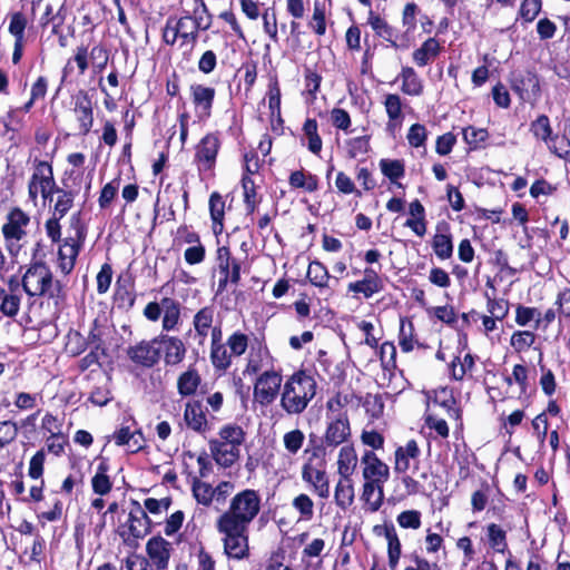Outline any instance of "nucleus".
<instances>
[{
	"mask_svg": "<svg viewBox=\"0 0 570 570\" xmlns=\"http://www.w3.org/2000/svg\"><path fill=\"white\" fill-rule=\"evenodd\" d=\"M317 384L304 371L293 373L283 384L279 405L288 415L302 414L316 395Z\"/></svg>",
	"mask_w": 570,
	"mask_h": 570,
	"instance_id": "obj_1",
	"label": "nucleus"
},
{
	"mask_svg": "<svg viewBox=\"0 0 570 570\" xmlns=\"http://www.w3.org/2000/svg\"><path fill=\"white\" fill-rule=\"evenodd\" d=\"M187 8H183L180 17H169L163 30V40L166 45L174 46L178 40L179 47H189L190 50L197 43L199 37V20L191 12V6L184 3Z\"/></svg>",
	"mask_w": 570,
	"mask_h": 570,
	"instance_id": "obj_2",
	"label": "nucleus"
},
{
	"mask_svg": "<svg viewBox=\"0 0 570 570\" xmlns=\"http://www.w3.org/2000/svg\"><path fill=\"white\" fill-rule=\"evenodd\" d=\"M22 293L29 297L47 296L59 299L62 296V286L59 281H53L52 273L43 263L32 264L20 279Z\"/></svg>",
	"mask_w": 570,
	"mask_h": 570,
	"instance_id": "obj_3",
	"label": "nucleus"
},
{
	"mask_svg": "<svg viewBox=\"0 0 570 570\" xmlns=\"http://www.w3.org/2000/svg\"><path fill=\"white\" fill-rule=\"evenodd\" d=\"M262 498L258 491L245 489L235 494L229 507L217 521L248 527L261 511Z\"/></svg>",
	"mask_w": 570,
	"mask_h": 570,
	"instance_id": "obj_4",
	"label": "nucleus"
},
{
	"mask_svg": "<svg viewBox=\"0 0 570 570\" xmlns=\"http://www.w3.org/2000/svg\"><path fill=\"white\" fill-rule=\"evenodd\" d=\"M30 224V216L19 207L12 208L7 214L1 232L6 248L12 257H17L28 244Z\"/></svg>",
	"mask_w": 570,
	"mask_h": 570,
	"instance_id": "obj_5",
	"label": "nucleus"
},
{
	"mask_svg": "<svg viewBox=\"0 0 570 570\" xmlns=\"http://www.w3.org/2000/svg\"><path fill=\"white\" fill-rule=\"evenodd\" d=\"M85 238L86 228L81 222V213L77 212L70 217L69 235L58 250V266L63 274L67 275L73 269Z\"/></svg>",
	"mask_w": 570,
	"mask_h": 570,
	"instance_id": "obj_6",
	"label": "nucleus"
},
{
	"mask_svg": "<svg viewBox=\"0 0 570 570\" xmlns=\"http://www.w3.org/2000/svg\"><path fill=\"white\" fill-rule=\"evenodd\" d=\"M216 529L222 534L224 552L229 559L248 558V527L216 521Z\"/></svg>",
	"mask_w": 570,
	"mask_h": 570,
	"instance_id": "obj_7",
	"label": "nucleus"
},
{
	"mask_svg": "<svg viewBox=\"0 0 570 570\" xmlns=\"http://www.w3.org/2000/svg\"><path fill=\"white\" fill-rule=\"evenodd\" d=\"M282 387V374L275 370H266L257 376L254 383V401L262 406H268L281 395Z\"/></svg>",
	"mask_w": 570,
	"mask_h": 570,
	"instance_id": "obj_8",
	"label": "nucleus"
},
{
	"mask_svg": "<svg viewBox=\"0 0 570 570\" xmlns=\"http://www.w3.org/2000/svg\"><path fill=\"white\" fill-rule=\"evenodd\" d=\"M421 450L415 440H410L395 450L394 471L399 474L411 473L422 480L428 479V472L420 468Z\"/></svg>",
	"mask_w": 570,
	"mask_h": 570,
	"instance_id": "obj_9",
	"label": "nucleus"
},
{
	"mask_svg": "<svg viewBox=\"0 0 570 570\" xmlns=\"http://www.w3.org/2000/svg\"><path fill=\"white\" fill-rule=\"evenodd\" d=\"M509 81L511 89L524 102L537 100L540 96L539 78L531 70H513Z\"/></svg>",
	"mask_w": 570,
	"mask_h": 570,
	"instance_id": "obj_10",
	"label": "nucleus"
},
{
	"mask_svg": "<svg viewBox=\"0 0 570 570\" xmlns=\"http://www.w3.org/2000/svg\"><path fill=\"white\" fill-rule=\"evenodd\" d=\"M22 298V288L20 279L17 276H11L4 283L0 284V312L7 317H14L20 311Z\"/></svg>",
	"mask_w": 570,
	"mask_h": 570,
	"instance_id": "obj_11",
	"label": "nucleus"
},
{
	"mask_svg": "<svg viewBox=\"0 0 570 570\" xmlns=\"http://www.w3.org/2000/svg\"><path fill=\"white\" fill-rule=\"evenodd\" d=\"M219 148L220 140L217 134L209 132L200 139L195 153V163L200 171L210 170L215 166Z\"/></svg>",
	"mask_w": 570,
	"mask_h": 570,
	"instance_id": "obj_12",
	"label": "nucleus"
},
{
	"mask_svg": "<svg viewBox=\"0 0 570 570\" xmlns=\"http://www.w3.org/2000/svg\"><path fill=\"white\" fill-rule=\"evenodd\" d=\"M127 355L137 365L153 367L160 358V347L158 346L157 337L150 341H141L128 347Z\"/></svg>",
	"mask_w": 570,
	"mask_h": 570,
	"instance_id": "obj_13",
	"label": "nucleus"
},
{
	"mask_svg": "<svg viewBox=\"0 0 570 570\" xmlns=\"http://www.w3.org/2000/svg\"><path fill=\"white\" fill-rule=\"evenodd\" d=\"M302 480L308 484L312 491L321 499H328L331 494L330 480L325 469L304 463L302 468Z\"/></svg>",
	"mask_w": 570,
	"mask_h": 570,
	"instance_id": "obj_14",
	"label": "nucleus"
},
{
	"mask_svg": "<svg viewBox=\"0 0 570 570\" xmlns=\"http://www.w3.org/2000/svg\"><path fill=\"white\" fill-rule=\"evenodd\" d=\"M189 90L196 116L199 120L208 119L212 115V108L216 95L215 88L200 83H193Z\"/></svg>",
	"mask_w": 570,
	"mask_h": 570,
	"instance_id": "obj_15",
	"label": "nucleus"
},
{
	"mask_svg": "<svg viewBox=\"0 0 570 570\" xmlns=\"http://www.w3.org/2000/svg\"><path fill=\"white\" fill-rule=\"evenodd\" d=\"M530 132L537 140L543 141L548 149L558 157L562 158L568 154L567 150L562 151L557 147L556 141L558 139V135L553 134L550 119L547 115H540L531 121Z\"/></svg>",
	"mask_w": 570,
	"mask_h": 570,
	"instance_id": "obj_16",
	"label": "nucleus"
},
{
	"mask_svg": "<svg viewBox=\"0 0 570 570\" xmlns=\"http://www.w3.org/2000/svg\"><path fill=\"white\" fill-rule=\"evenodd\" d=\"M363 466L362 475L365 481L386 482L390 476V468L372 450L364 451L361 458Z\"/></svg>",
	"mask_w": 570,
	"mask_h": 570,
	"instance_id": "obj_17",
	"label": "nucleus"
},
{
	"mask_svg": "<svg viewBox=\"0 0 570 570\" xmlns=\"http://www.w3.org/2000/svg\"><path fill=\"white\" fill-rule=\"evenodd\" d=\"M326 431L323 442L327 448H336L343 444L351 435L348 419L327 417Z\"/></svg>",
	"mask_w": 570,
	"mask_h": 570,
	"instance_id": "obj_18",
	"label": "nucleus"
},
{
	"mask_svg": "<svg viewBox=\"0 0 570 570\" xmlns=\"http://www.w3.org/2000/svg\"><path fill=\"white\" fill-rule=\"evenodd\" d=\"M171 551V543L160 535L150 538L146 544V552L158 570H164L168 567Z\"/></svg>",
	"mask_w": 570,
	"mask_h": 570,
	"instance_id": "obj_19",
	"label": "nucleus"
},
{
	"mask_svg": "<svg viewBox=\"0 0 570 570\" xmlns=\"http://www.w3.org/2000/svg\"><path fill=\"white\" fill-rule=\"evenodd\" d=\"M158 346L164 348V361L167 365H177L185 358L186 347L177 336L159 335Z\"/></svg>",
	"mask_w": 570,
	"mask_h": 570,
	"instance_id": "obj_20",
	"label": "nucleus"
},
{
	"mask_svg": "<svg viewBox=\"0 0 570 570\" xmlns=\"http://www.w3.org/2000/svg\"><path fill=\"white\" fill-rule=\"evenodd\" d=\"M209 450L213 459L218 465L229 468L239 458L240 444H228L223 441H209Z\"/></svg>",
	"mask_w": 570,
	"mask_h": 570,
	"instance_id": "obj_21",
	"label": "nucleus"
},
{
	"mask_svg": "<svg viewBox=\"0 0 570 570\" xmlns=\"http://www.w3.org/2000/svg\"><path fill=\"white\" fill-rule=\"evenodd\" d=\"M216 265L219 274H232L233 284L237 285L240 281V261L232 255L228 246H219L216 250Z\"/></svg>",
	"mask_w": 570,
	"mask_h": 570,
	"instance_id": "obj_22",
	"label": "nucleus"
},
{
	"mask_svg": "<svg viewBox=\"0 0 570 570\" xmlns=\"http://www.w3.org/2000/svg\"><path fill=\"white\" fill-rule=\"evenodd\" d=\"M128 515V530L134 539H141L150 531V519L139 502L132 501Z\"/></svg>",
	"mask_w": 570,
	"mask_h": 570,
	"instance_id": "obj_23",
	"label": "nucleus"
},
{
	"mask_svg": "<svg viewBox=\"0 0 570 570\" xmlns=\"http://www.w3.org/2000/svg\"><path fill=\"white\" fill-rule=\"evenodd\" d=\"M432 248L434 254L441 261H445L453 255L452 235L446 223L439 224L436 233L432 239Z\"/></svg>",
	"mask_w": 570,
	"mask_h": 570,
	"instance_id": "obj_24",
	"label": "nucleus"
},
{
	"mask_svg": "<svg viewBox=\"0 0 570 570\" xmlns=\"http://www.w3.org/2000/svg\"><path fill=\"white\" fill-rule=\"evenodd\" d=\"M184 420L187 426L197 433H205L209 429L205 410L199 401L186 404Z\"/></svg>",
	"mask_w": 570,
	"mask_h": 570,
	"instance_id": "obj_25",
	"label": "nucleus"
},
{
	"mask_svg": "<svg viewBox=\"0 0 570 570\" xmlns=\"http://www.w3.org/2000/svg\"><path fill=\"white\" fill-rule=\"evenodd\" d=\"M73 115L78 122V132L86 136L94 125L92 105L87 96L76 99Z\"/></svg>",
	"mask_w": 570,
	"mask_h": 570,
	"instance_id": "obj_26",
	"label": "nucleus"
},
{
	"mask_svg": "<svg viewBox=\"0 0 570 570\" xmlns=\"http://www.w3.org/2000/svg\"><path fill=\"white\" fill-rule=\"evenodd\" d=\"M214 307L205 306L200 308L193 317V326L195 330V338L203 345L209 334L214 322Z\"/></svg>",
	"mask_w": 570,
	"mask_h": 570,
	"instance_id": "obj_27",
	"label": "nucleus"
},
{
	"mask_svg": "<svg viewBox=\"0 0 570 570\" xmlns=\"http://www.w3.org/2000/svg\"><path fill=\"white\" fill-rule=\"evenodd\" d=\"M385 482H373L365 481L361 494V500L365 503L366 509L371 512H376L384 499V487Z\"/></svg>",
	"mask_w": 570,
	"mask_h": 570,
	"instance_id": "obj_28",
	"label": "nucleus"
},
{
	"mask_svg": "<svg viewBox=\"0 0 570 570\" xmlns=\"http://www.w3.org/2000/svg\"><path fill=\"white\" fill-rule=\"evenodd\" d=\"M367 24L377 37L389 41L393 48H399L395 29L372 9L368 10Z\"/></svg>",
	"mask_w": 570,
	"mask_h": 570,
	"instance_id": "obj_29",
	"label": "nucleus"
},
{
	"mask_svg": "<svg viewBox=\"0 0 570 570\" xmlns=\"http://www.w3.org/2000/svg\"><path fill=\"white\" fill-rule=\"evenodd\" d=\"M112 440L119 446L126 445L128 451L136 453L142 449V434L138 430H131L129 426H121L112 434Z\"/></svg>",
	"mask_w": 570,
	"mask_h": 570,
	"instance_id": "obj_30",
	"label": "nucleus"
},
{
	"mask_svg": "<svg viewBox=\"0 0 570 570\" xmlns=\"http://www.w3.org/2000/svg\"><path fill=\"white\" fill-rule=\"evenodd\" d=\"M163 314V330L167 332L177 330L180 322V303L171 297H164Z\"/></svg>",
	"mask_w": 570,
	"mask_h": 570,
	"instance_id": "obj_31",
	"label": "nucleus"
},
{
	"mask_svg": "<svg viewBox=\"0 0 570 570\" xmlns=\"http://www.w3.org/2000/svg\"><path fill=\"white\" fill-rule=\"evenodd\" d=\"M384 537L387 541L389 567L391 570H396L401 558L402 546L393 524H386L384 527Z\"/></svg>",
	"mask_w": 570,
	"mask_h": 570,
	"instance_id": "obj_32",
	"label": "nucleus"
},
{
	"mask_svg": "<svg viewBox=\"0 0 570 570\" xmlns=\"http://www.w3.org/2000/svg\"><path fill=\"white\" fill-rule=\"evenodd\" d=\"M383 104L389 117L387 128L394 129L402 124L404 118L401 97L396 94H387Z\"/></svg>",
	"mask_w": 570,
	"mask_h": 570,
	"instance_id": "obj_33",
	"label": "nucleus"
},
{
	"mask_svg": "<svg viewBox=\"0 0 570 570\" xmlns=\"http://www.w3.org/2000/svg\"><path fill=\"white\" fill-rule=\"evenodd\" d=\"M357 465V455L352 445L341 448L337 458V472L342 478H351Z\"/></svg>",
	"mask_w": 570,
	"mask_h": 570,
	"instance_id": "obj_34",
	"label": "nucleus"
},
{
	"mask_svg": "<svg viewBox=\"0 0 570 570\" xmlns=\"http://www.w3.org/2000/svg\"><path fill=\"white\" fill-rule=\"evenodd\" d=\"M334 500L336 505L342 510H345L353 504L354 487L351 478L341 476L335 487Z\"/></svg>",
	"mask_w": 570,
	"mask_h": 570,
	"instance_id": "obj_35",
	"label": "nucleus"
},
{
	"mask_svg": "<svg viewBox=\"0 0 570 570\" xmlns=\"http://www.w3.org/2000/svg\"><path fill=\"white\" fill-rule=\"evenodd\" d=\"M439 51V41L435 38H429L413 52V60L419 67H424L436 58Z\"/></svg>",
	"mask_w": 570,
	"mask_h": 570,
	"instance_id": "obj_36",
	"label": "nucleus"
},
{
	"mask_svg": "<svg viewBox=\"0 0 570 570\" xmlns=\"http://www.w3.org/2000/svg\"><path fill=\"white\" fill-rule=\"evenodd\" d=\"M399 78L402 80L401 90L409 96H420L423 83L412 67H403Z\"/></svg>",
	"mask_w": 570,
	"mask_h": 570,
	"instance_id": "obj_37",
	"label": "nucleus"
},
{
	"mask_svg": "<svg viewBox=\"0 0 570 570\" xmlns=\"http://www.w3.org/2000/svg\"><path fill=\"white\" fill-rule=\"evenodd\" d=\"M202 382L200 375L196 368L189 367L183 372L177 380L178 393L181 396H189L196 393Z\"/></svg>",
	"mask_w": 570,
	"mask_h": 570,
	"instance_id": "obj_38",
	"label": "nucleus"
},
{
	"mask_svg": "<svg viewBox=\"0 0 570 570\" xmlns=\"http://www.w3.org/2000/svg\"><path fill=\"white\" fill-rule=\"evenodd\" d=\"M487 537L490 548L497 552L504 554L509 552L507 542V532L497 523L487 525Z\"/></svg>",
	"mask_w": 570,
	"mask_h": 570,
	"instance_id": "obj_39",
	"label": "nucleus"
},
{
	"mask_svg": "<svg viewBox=\"0 0 570 570\" xmlns=\"http://www.w3.org/2000/svg\"><path fill=\"white\" fill-rule=\"evenodd\" d=\"M57 198L55 200L53 212L57 218H63L67 213L72 208L75 197L77 196V190L57 188L56 189Z\"/></svg>",
	"mask_w": 570,
	"mask_h": 570,
	"instance_id": "obj_40",
	"label": "nucleus"
},
{
	"mask_svg": "<svg viewBox=\"0 0 570 570\" xmlns=\"http://www.w3.org/2000/svg\"><path fill=\"white\" fill-rule=\"evenodd\" d=\"M317 121L315 119H306L303 125V138L302 141L306 140L307 148L314 155H318L322 150V139L317 132Z\"/></svg>",
	"mask_w": 570,
	"mask_h": 570,
	"instance_id": "obj_41",
	"label": "nucleus"
},
{
	"mask_svg": "<svg viewBox=\"0 0 570 570\" xmlns=\"http://www.w3.org/2000/svg\"><path fill=\"white\" fill-rule=\"evenodd\" d=\"M307 278L309 282L320 289L330 288L331 275L325 265L318 261H313L308 265Z\"/></svg>",
	"mask_w": 570,
	"mask_h": 570,
	"instance_id": "obj_42",
	"label": "nucleus"
},
{
	"mask_svg": "<svg viewBox=\"0 0 570 570\" xmlns=\"http://www.w3.org/2000/svg\"><path fill=\"white\" fill-rule=\"evenodd\" d=\"M209 213L213 220L214 233H220L223 230L225 215V200L217 191H214L209 197Z\"/></svg>",
	"mask_w": 570,
	"mask_h": 570,
	"instance_id": "obj_43",
	"label": "nucleus"
},
{
	"mask_svg": "<svg viewBox=\"0 0 570 570\" xmlns=\"http://www.w3.org/2000/svg\"><path fill=\"white\" fill-rule=\"evenodd\" d=\"M109 466L106 462H100L97 466L96 474L91 479L92 491L99 495H106L112 488V482L107 475Z\"/></svg>",
	"mask_w": 570,
	"mask_h": 570,
	"instance_id": "obj_44",
	"label": "nucleus"
},
{
	"mask_svg": "<svg viewBox=\"0 0 570 570\" xmlns=\"http://www.w3.org/2000/svg\"><path fill=\"white\" fill-rule=\"evenodd\" d=\"M288 183L293 188H301L308 193H313L318 187L317 177L313 174L305 173L304 170L293 171L289 176Z\"/></svg>",
	"mask_w": 570,
	"mask_h": 570,
	"instance_id": "obj_45",
	"label": "nucleus"
},
{
	"mask_svg": "<svg viewBox=\"0 0 570 570\" xmlns=\"http://www.w3.org/2000/svg\"><path fill=\"white\" fill-rule=\"evenodd\" d=\"M379 165L382 174L389 178L392 184H396L397 180L405 175V167L402 160L383 158L380 160Z\"/></svg>",
	"mask_w": 570,
	"mask_h": 570,
	"instance_id": "obj_46",
	"label": "nucleus"
},
{
	"mask_svg": "<svg viewBox=\"0 0 570 570\" xmlns=\"http://www.w3.org/2000/svg\"><path fill=\"white\" fill-rule=\"evenodd\" d=\"M232 357L226 344H217L210 348V361L217 371H226L232 365Z\"/></svg>",
	"mask_w": 570,
	"mask_h": 570,
	"instance_id": "obj_47",
	"label": "nucleus"
},
{
	"mask_svg": "<svg viewBox=\"0 0 570 570\" xmlns=\"http://www.w3.org/2000/svg\"><path fill=\"white\" fill-rule=\"evenodd\" d=\"M191 6V12L195 18H200L199 20V31L208 30L213 23V14L210 13L207 4L204 0H184V3H189Z\"/></svg>",
	"mask_w": 570,
	"mask_h": 570,
	"instance_id": "obj_48",
	"label": "nucleus"
},
{
	"mask_svg": "<svg viewBox=\"0 0 570 570\" xmlns=\"http://www.w3.org/2000/svg\"><path fill=\"white\" fill-rule=\"evenodd\" d=\"M292 507L298 512L301 521H311L314 518V502L306 493L296 495Z\"/></svg>",
	"mask_w": 570,
	"mask_h": 570,
	"instance_id": "obj_49",
	"label": "nucleus"
},
{
	"mask_svg": "<svg viewBox=\"0 0 570 570\" xmlns=\"http://www.w3.org/2000/svg\"><path fill=\"white\" fill-rule=\"evenodd\" d=\"M191 492L198 504L209 507L214 501L213 487L199 479L193 481Z\"/></svg>",
	"mask_w": 570,
	"mask_h": 570,
	"instance_id": "obj_50",
	"label": "nucleus"
},
{
	"mask_svg": "<svg viewBox=\"0 0 570 570\" xmlns=\"http://www.w3.org/2000/svg\"><path fill=\"white\" fill-rule=\"evenodd\" d=\"M245 440V432L243 429L236 424H227L224 425L217 439H213L212 441H223L228 444H243Z\"/></svg>",
	"mask_w": 570,
	"mask_h": 570,
	"instance_id": "obj_51",
	"label": "nucleus"
},
{
	"mask_svg": "<svg viewBox=\"0 0 570 570\" xmlns=\"http://www.w3.org/2000/svg\"><path fill=\"white\" fill-rule=\"evenodd\" d=\"M414 326L413 323L401 318L400 333H399V345L405 353L413 351L416 341L413 336Z\"/></svg>",
	"mask_w": 570,
	"mask_h": 570,
	"instance_id": "obj_52",
	"label": "nucleus"
},
{
	"mask_svg": "<svg viewBox=\"0 0 570 570\" xmlns=\"http://www.w3.org/2000/svg\"><path fill=\"white\" fill-rule=\"evenodd\" d=\"M53 181L55 178L51 165L43 160L37 161L35 171L29 183L41 186L45 184L53 185Z\"/></svg>",
	"mask_w": 570,
	"mask_h": 570,
	"instance_id": "obj_53",
	"label": "nucleus"
},
{
	"mask_svg": "<svg viewBox=\"0 0 570 570\" xmlns=\"http://www.w3.org/2000/svg\"><path fill=\"white\" fill-rule=\"evenodd\" d=\"M305 434L299 429H294L283 435V444L291 455H296L303 448Z\"/></svg>",
	"mask_w": 570,
	"mask_h": 570,
	"instance_id": "obj_54",
	"label": "nucleus"
},
{
	"mask_svg": "<svg viewBox=\"0 0 570 570\" xmlns=\"http://www.w3.org/2000/svg\"><path fill=\"white\" fill-rule=\"evenodd\" d=\"M308 28L317 36H323L326 32L325 8L320 2L314 3L313 16L308 21Z\"/></svg>",
	"mask_w": 570,
	"mask_h": 570,
	"instance_id": "obj_55",
	"label": "nucleus"
},
{
	"mask_svg": "<svg viewBox=\"0 0 570 570\" xmlns=\"http://www.w3.org/2000/svg\"><path fill=\"white\" fill-rule=\"evenodd\" d=\"M120 180L121 178L118 176L102 187L98 198V204L101 209L108 208L117 196L120 187Z\"/></svg>",
	"mask_w": 570,
	"mask_h": 570,
	"instance_id": "obj_56",
	"label": "nucleus"
},
{
	"mask_svg": "<svg viewBox=\"0 0 570 570\" xmlns=\"http://www.w3.org/2000/svg\"><path fill=\"white\" fill-rule=\"evenodd\" d=\"M347 404V396H342L337 393L335 396L331 397L326 403V419L327 417H343L348 419L347 412L344 407Z\"/></svg>",
	"mask_w": 570,
	"mask_h": 570,
	"instance_id": "obj_57",
	"label": "nucleus"
},
{
	"mask_svg": "<svg viewBox=\"0 0 570 570\" xmlns=\"http://www.w3.org/2000/svg\"><path fill=\"white\" fill-rule=\"evenodd\" d=\"M541 314L534 307L518 306L515 311V322L520 326H527L530 322L534 321V328L537 330L541 323Z\"/></svg>",
	"mask_w": 570,
	"mask_h": 570,
	"instance_id": "obj_58",
	"label": "nucleus"
},
{
	"mask_svg": "<svg viewBox=\"0 0 570 570\" xmlns=\"http://www.w3.org/2000/svg\"><path fill=\"white\" fill-rule=\"evenodd\" d=\"M535 342V334L530 331H517L512 334L510 344L518 352H524Z\"/></svg>",
	"mask_w": 570,
	"mask_h": 570,
	"instance_id": "obj_59",
	"label": "nucleus"
},
{
	"mask_svg": "<svg viewBox=\"0 0 570 570\" xmlns=\"http://www.w3.org/2000/svg\"><path fill=\"white\" fill-rule=\"evenodd\" d=\"M27 24L28 20L22 12L17 11L10 16V23L8 30L10 35L13 36L14 40L24 41V30Z\"/></svg>",
	"mask_w": 570,
	"mask_h": 570,
	"instance_id": "obj_60",
	"label": "nucleus"
},
{
	"mask_svg": "<svg viewBox=\"0 0 570 570\" xmlns=\"http://www.w3.org/2000/svg\"><path fill=\"white\" fill-rule=\"evenodd\" d=\"M233 356H242L248 347V336L240 332L233 333L226 342Z\"/></svg>",
	"mask_w": 570,
	"mask_h": 570,
	"instance_id": "obj_61",
	"label": "nucleus"
},
{
	"mask_svg": "<svg viewBox=\"0 0 570 570\" xmlns=\"http://www.w3.org/2000/svg\"><path fill=\"white\" fill-rule=\"evenodd\" d=\"M383 286H379L371 281L361 279L348 284V292L363 294L365 298L372 297L374 294L380 293Z\"/></svg>",
	"mask_w": 570,
	"mask_h": 570,
	"instance_id": "obj_62",
	"label": "nucleus"
},
{
	"mask_svg": "<svg viewBox=\"0 0 570 570\" xmlns=\"http://www.w3.org/2000/svg\"><path fill=\"white\" fill-rule=\"evenodd\" d=\"M347 155L350 158H357L364 156L370 150V142L367 137H355L346 142Z\"/></svg>",
	"mask_w": 570,
	"mask_h": 570,
	"instance_id": "obj_63",
	"label": "nucleus"
},
{
	"mask_svg": "<svg viewBox=\"0 0 570 570\" xmlns=\"http://www.w3.org/2000/svg\"><path fill=\"white\" fill-rule=\"evenodd\" d=\"M484 296L487 298V309L491 316L498 321L507 317L509 313V305L507 301L492 298L488 293H485Z\"/></svg>",
	"mask_w": 570,
	"mask_h": 570,
	"instance_id": "obj_64",
	"label": "nucleus"
}]
</instances>
